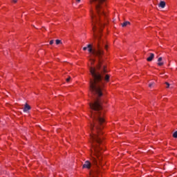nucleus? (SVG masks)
Returning a JSON list of instances; mask_svg holds the SVG:
<instances>
[{"instance_id":"f257e3e1","label":"nucleus","mask_w":177,"mask_h":177,"mask_svg":"<svg viewBox=\"0 0 177 177\" xmlns=\"http://www.w3.org/2000/svg\"><path fill=\"white\" fill-rule=\"evenodd\" d=\"M90 73L92 78L90 79L89 91L90 97H93V102L89 103L91 109V117L92 122L90 123V138L92 147H101L99 145H102V129L104 125V118L103 115V107L99 100V97L103 96L104 92V81L108 82L110 80V75H106L105 77L103 74L107 73L106 66H102V63L99 61V64L96 68L91 67Z\"/></svg>"},{"instance_id":"f03ea898","label":"nucleus","mask_w":177,"mask_h":177,"mask_svg":"<svg viewBox=\"0 0 177 177\" xmlns=\"http://www.w3.org/2000/svg\"><path fill=\"white\" fill-rule=\"evenodd\" d=\"M106 0H90V3L95 5V12L97 15L93 12V10L91 11V20H92V26L93 30V37L97 40V48L95 49L92 48L91 44L87 45L88 51L89 53H92L94 56H97L99 59L104 55V51H103V46L105 49H107V45H106V41L102 40L100 36V31L102 29V24L99 19L100 16H104L106 17V13H104V6H106Z\"/></svg>"},{"instance_id":"7ed1b4c3","label":"nucleus","mask_w":177,"mask_h":177,"mask_svg":"<svg viewBox=\"0 0 177 177\" xmlns=\"http://www.w3.org/2000/svg\"><path fill=\"white\" fill-rule=\"evenodd\" d=\"M92 166V165L91 164V162H89V160H86L84 164L83 165L82 168L85 169L86 168V169H91V167Z\"/></svg>"},{"instance_id":"20e7f679","label":"nucleus","mask_w":177,"mask_h":177,"mask_svg":"<svg viewBox=\"0 0 177 177\" xmlns=\"http://www.w3.org/2000/svg\"><path fill=\"white\" fill-rule=\"evenodd\" d=\"M28 110H31V106H30V105H28V104H26L24 108V113H27Z\"/></svg>"},{"instance_id":"39448f33","label":"nucleus","mask_w":177,"mask_h":177,"mask_svg":"<svg viewBox=\"0 0 177 177\" xmlns=\"http://www.w3.org/2000/svg\"><path fill=\"white\" fill-rule=\"evenodd\" d=\"M158 66H164V62H162V57H161L158 59Z\"/></svg>"},{"instance_id":"423d86ee","label":"nucleus","mask_w":177,"mask_h":177,"mask_svg":"<svg viewBox=\"0 0 177 177\" xmlns=\"http://www.w3.org/2000/svg\"><path fill=\"white\" fill-rule=\"evenodd\" d=\"M154 59V53H150V56L147 59V62H152Z\"/></svg>"},{"instance_id":"0eeeda50","label":"nucleus","mask_w":177,"mask_h":177,"mask_svg":"<svg viewBox=\"0 0 177 177\" xmlns=\"http://www.w3.org/2000/svg\"><path fill=\"white\" fill-rule=\"evenodd\" d=\"M100 176V171H99V169H97V170H95L93 173V176L96 177V176Z\"/></svg>"},{"instance_id":"6e6552de","label":"nucleus","mask_w":177,"mask_h":177,"mask_svg":"<svg viewBox=\"0 0 177 177\" xmlns=\"http://www.w3.org/2000/svg\"><path fill=\"white\" fill-rule=\"evenodd\" d=\"M158 6L164 9V8H165V1H160Z\"/></svg>"},{"instance_id":"1a4fd4ad","label":"nucleus","mask_w":177,"mask_h":177,"mask_svg":"<svg viewBox=\"0 0 177 177\" xmlns=\"http://www.w3.org/2000/svg\"><path fill=\"white\" fill-rule=\"evenodd\" d=\"M131 24L130 21H125L123 24H122V27H127V26Z\"/></svg>"},{"instance_id":"9d476101","label":"nucleus","mask_w":177,"mask_h":177,"mask_svg":"<svg viewBox=\"0 0 177 177\" xmlns=\"http://www.w3.org/2000/svg\"><path fill=\"white\" fill-rule=\"evenodd\" d=\"M55 44L56 45H60V44H62V40L57 39Z\"/></svg>"},{"instance_id":"9b49d317","label":"nucleus","mask_w":177,"mask_h":177,"mask_svg":"<svg viewBox=\"0 0 177 177\" xmlns=\"http://www.w3.org/2000/svg\"><path fill=\"white\" fill-rule=\"evenodd\" d=\"M173 138H175L176 139H177V131H175V132L173 133Z\"/></svg>"},{"instance_id":"f8f14e48","label":"nucleus","mask_w":177,"mask_h":177,"mask_svg":"<svg viewBox=\"0 0 177 177\" xmlns=\"http://www.w3.org/2000/svg\"><path fill=\"white\" fill-rule=\"evenodd\" d=\"M155 84H156V83H154V82L149 83V88H151V86H153V85H155Z\"/></svg>"},{"instance_id":"ddd939ff","label":"nucleus","mask_w":177,"mask_h":177,"mask_svg":"<svg viewBox=\"0 0 177 177\" xmlns=\"http://www.w3.org/2000/svg\"><path fill=\"white\" fill-rule=\"evenodd\" d=\"M90 62L91 64H93V63H95V59H90Z\"/></svg>"},{"instance_id":"4468645a","label":"nucleus","mask_w":177,"mask_h":177,"mask_svg":"<svg viewBox=\"0 0 177 177\" xmlns=\"http://www.w3.org/2000/svg\"><path fill=\"white\" fill-rule=\"evenodd\" d=\"M70 80H71V77H68V78L66 80V82H70Z\"/></svg>"},{"instance_id":"2eb2a0df","label":"nucleus","mask_w":177,"mask_h":177,"mask_svg":"<svg viewBox=\"0 0 177 177\" xmlns=\"http://www.w3.org/2000/svg\"><path fill=\"white\" fill-rule=\"evenodd\" d=\"M165 84H166V85H167V88H169V83H168V82H165Z\"/></svg>"},{"instance_id":"dca6fc26","label":"nucleus","mask_w":177,"mask_h":177,"mask_svg":"<svg viewBox=\"0 0 177 177\" xmlns=\"http://www.w3.org/2000/svg\"><path fill=\"white\" fill-rule=\"evenodd\" d=\"M53 43H54V41H53V40H51V41H50V45H53Z\"/></svg>"},{"instance_id":"f3484780","label":"nucleus","mask_w":177,"mask_h":177,"mask_svg":"<svg viewBox=\"0 0 177 177\" xmlns=\"http://www.w3.org/2000/svg\"><path fill=\"white\" fill-rule=\"evenodd\" d=\"M88 49V46L87 47H84L83 48V50H86Z\"/></svg>"},{"instance_id":"a211bd4d","label":"nucleus","mask_w":177,"mask_h":177,"mask_svg":"<svg viewBox=\"0 0 177 177\" xmlns=\"http://www.w3.org/2000/svg\"><path fill=\"white\" fill-rule=\"evenodd\" d=\"M12 2H15V3H16V2H17V0H12Z\"/></svg>"},{"instance_id":"6ab92c4d","label":"nucleus","mask_w":177,"mask_h":177,"mask_svg":"<svg viewBox=\"0 0 177 177\" xmlns=\"http://www.w3.org/2000/svg\"><path fill=\"white\" fill-rule=\"evenodd\" d=\"M77 1V2L78 3H80V2H81V0H76Z\"/></svg>"},{"instance_id":"aec40b11","label":"nucleus","mask_w":177,"mask_h":177,"mask_svg":"<svg viewBox=\"0 0 177 177\" xmlns=\"http://www.w3.org/2000/svg\"><path fill=\"white\" fill-rule=\"evenodd\" d=\"M102 176V174H100V176Z\"/></svg>"}]
</instances>
